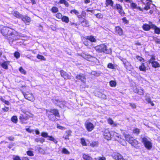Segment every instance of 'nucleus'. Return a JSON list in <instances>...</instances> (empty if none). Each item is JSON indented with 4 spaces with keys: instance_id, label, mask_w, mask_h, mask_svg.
Returning a JSON list of instances; mask_svg holds the SVG:
<instances>
[{
    "instance_id": "obj_45",
    "label": "nucleus",
    "mask_w": 160,
    "mask_h": 160,
    "mask_svg": "<svg viewBox=\"0 0 160 160\" xmlns=\"http://www.w3.org/2000/svg\"><path fill=\"white\" fill-rule=\"evenodd\" d=\"M11 120L14 123H16L17 121V118L16 116H13L11 118Z\"/></svg>"
},
{
    "instance_id": "obj_44",
    "label": "nucleus",
    "mask_w": 160,
    "mask_h": 160,
    "mask_svg": "<svg viewBox=\"0 0 160 160\" xmlns=\"http://www.w3.org/2000/svg\"><path fill=\"white\" fill-rule=\"evenodd\" d=\"M118 141H119V142H120L121 144L123 145H124L126 144L125 141L123 139H122L120 138Z\"/></svg>"
},
{
    "instance_id": "obj_30",
    "label": "nucleus",
    "mask_w": 160,
    "mask_h": 160,
    "mask_svg": "<svg viewBox=\"0 0 160 160\" xmlns=\"http://www.w3.org/2000/svg\"><path fill=\"white\" fill-rule=\"evenodd\" d=\"M62 21L63 22L68 23L69 22V18L66 16H63L62 18Z\"/></svg>"
},
{
    "instance_id": "obj_20",
    "label": "nucleus",
    "mask_w": 160,
    "mask_h": 160,
    "mask_svg": "<svg viewBox=\"0 0 160 160\" xmlns=\"http://www.w3.org/2000/svg\"><path fill=\"white\" fill-rule=\"evenodd\" d=\"M22 19V20L24 21L26 24L27 25H29L30 22L31 21L30 18L27 16H24L23 17Z\"/></svg>"
},
{
    "instance_id": "obj_48",
    "label": "nucleus",
    "mask_w": 160,
    "mask_h": 160,
    "mask_svg": "<svg viewBox=\"0 0 160 160\" xmlns=\"http://www.w3.org/2000/svg\"><path fill=\"white\" fill-rule=\"evenodd\" d=\"M41 136L44 138L48 137V133L47 132H43L41 133Z\"/></svg>"
},
{
    "instance_id": "obj_25",
    "label": "nucleus",
    "mask_w": 160,
    "mask_h": 160,
    "mask_svg": "<svg viewBox=\"0 0 160 160\" xmlns=\"http://www.w3.org/2000/svg\"><path fill=\"white\" fill-rule=\"evenodd\" d=\"M130 143L132 145L134 146V147L137 148V147H138V141L134 139L133 138V140H132L131 142Z\"/></svg>"
},
{
    "instance_id": "obj_1",
    "label": "nucleus",
    "mask_w": 160,
    "mask_h": 160,
    "mask_svg": "<svg viewBox=\"0 0 160 160\" xmlns=\"http://www.w3.org/2000/svg\"><path fill=\"white\" fill-rule=\"evenodd\" d=\"M114 2L112 0H106L105 4L106 6H110L113 9H117L120 14L123 16L124 15L122 6L119 4H116L115 5H113Z\"/></svg>"
},
{
    "instance_id": "obj_10",
    "label": "nucleus",
    "mask_w": 160,
    "mask_h": 160,
    "mask_svg": "<svg viewBox=\"0 0 160 160\" xmlns=\"http://www.w3.org/2000/svg\"><path fill=\"white\" fill-rule=\"evenodd\" d=\"M12 29L8 27H3L1 30V32L3 36L8 35Z\"/></svg>"
},
{
    "instance_id": "obj_37",
    "label": "nucleus",
    "mask_w": 160,
    "mask_h": 160,
    "mask_svg": "<svg viewBox=\"0 0 160 160\" xmlns=\"http://www.w3.org/2000/svg\"><path fill=\"white\" fill-rule=\"evenodd\" d=\"M110 86L111 87H115L116 85V82L114 81H111L109 82Z\"/></svg>"
},
{
    "instance_id": "obj_31",
    "label": "nucleus",
    "mask_w": 160,
    "mask_h": 160,
    "mask_svg": "<svg viewBox=\"0 0 160 160\" xmlns=\"http://www.w3.org/2000/svg\"><path fill=\"white\" fill-rule=\"evenodd\" d=\"M1 66L2 68L5 69H8V62H5L1 64Z\"/></svg>"
},
{
    "instance_id": "obj_32",
    "label": "nucleus",
    "mask_w": 160,
    "mask_h": 160,
    "mask_svg": "<svg viewBox=\"0 0 160 160\" xmlns=\"http://www.w3.org/2000/svg\"><path fill=\"white\" fill-rule=\"evenodd\" d=\"M87 39L90 40L91 42H95L96 40L94 37L92 36H88L87 37Z\"/></svg>"
},
{
    "instance_id": "obj_15",
    "label": "nucleus",
    "mask_w": 160,
    "mask_h": 160,
    "mask_svg": "<svg viewBox=\"0 0 160 160\" xmlns=\"http://www.w3.org/2000/svg\"><path fill=\"white\" fill-rule=\"evenodd\" d=\"M76 78L80 80L83 83H85L86 80V78L85 75L81 73L78 75L76 76Z\"/></svg>"
},
{
    "instance_id": "obj_61",
    "label": "nucleus",
    "mask_w": 160,
    "mask_h": 160,
    "mask_svg": "<svg viewBox=\"0 0 160 160\" xmlns=\"http://www.w3.org/2000/svg\"><path fill=\"white\" fill-rule=\"evenodd\" d=\"M2 110L4 111L7 112L8 111L9 109V108L8 107H5L2 108Z\"/></svg>"
},
{
    "instance_id": "obj_2",
    "label": "nucleus",
    "mask_w": 160,
    "mask_h": 160,
    "mask_svg": "<svg viewBox=\"0 0 160 160\" xmlns=\"http://www.w3.org/2000/svg\"><path fill=\"white\" fill-rule=\"evenodd\" d=\"M21 37V34H19L18 32L12 29V31H11L8 35L7 36L10 44L12 43L14 41L19 39V38Z\"/></svg>"
},
{
    "instance_id": "obj_55",
    "label": "nucleus",
    "mask_w": 160,
    "mask_h": 160,
    "mask_svg": "<svg viewBox=\"0 0 160 160\" xmlns=\"http://www.w3.org/2000/svg\"><path fill=\"white\" fill-rule=\"evenodd\" d=\"M57 128H58L60 129L64 130L66 129V128L65 127L61 126L59 125V124H58L57 125Z\"/></svg>"
},
{
    "instance_id": "obj_53",
    "label": "nucleus",
    "mask_w": 160,
    "mask_h": 160,
    "mask_svg": "<svg viewBox=\"0 0 160 160\" xmlns=\"http://www.w3.org/2000/svg\"><path fill=\"white\" fill-rule=\"evenodd\" d=\"M14 56L16 58H18L20 57V53L19 52H16L14 54Z\"/></svg>"
},
{
    "instance_id": "obj_21",
    "label": "nucleus",
    "mask_w": 160,
    "mask_h": 160,
    "mask_svg": "<svg viewBox=\"0 0 160 160\" xmlns=\"http://www.w3.org/2000/svg\"><path fill=\"white\" fill-rule=\"evenodd\" d=\"M47 114L48 118L50 120L52 121H55L56 120L57 118L56 117H57L56 116L52 115L51 113H47Z\"/></svg>"
},
{
    "instance_id": "obj_63",
    "label": "nucleus",
    "mask_w": 160,
    "mask_h": 160,
    "mask_svg": "<svg viewBox=\"0 0 160 160\" xmlns=\"http://www.w3.org/2000/svg\"><path fill=\"white\" fill-rule=\"evenodd\" d=\"M69 137L68 135H66L65 136H63V138H64L65 140H69Z\"/></svg>"
},
{
    "instance_id": "obj_6",
    "label": "nucleus",
    "mask_w": 160,
    "mask_h": 160,
    "mask_svg": "<svg viewBox=\"0 0 160 160\" xmlns=\"http://www.w3.org/2000/svg\"><path fill=\"white\" fill-rule=\"evenodd\" d=\"M23 95L25 98L31 102L34 101L35 99L32 93L27 92V93H23Z\"/></svg>"
},
{
    "instance_id": "obj_64",
    "label": "nucleus",
    "mask_w": 160,
    "mask_h": 160,
    "mask_svg": "<svg viewBox=\"0 0 160 160\" xmlns=\"http://www.w3.org/2000/svg\"><path fill=\"white\" fill-rule=\"evenodd\" d=\"M146 100L148 102V103H150V102L152 101L151 98H146Z\"/></svg>"
},
{
    "instance_id": "obj_16",
    "label": "nucleus",
    "mask_w": 160,
    "mask_h": 160,
    "mask_svg": "<svg viewBox=\"0 0 160 160\" xmlns=\"http://www.w3.org/2000/svg\"><path fill=\"white\" fill-rule=\"evenodd\" d=\"M81 56L84 59L91 61H92L93 59L95 58H94L89 54H86L84 53L82 54Z\"/></svg>"
},
{
    "instance_id": "obj_49",
    "label": "nucleus",
    "mask_w": 160,
    "mask_h": 160,
    "mask_svg": "<svg viewBox=\"0 0 160 160\" xmlns=\"http://www.w3.org/2000/svg\"><path fill=\"white\" fill-rule=\"evenodd\" d=\"M19 70L21 73L24 74H26V72L25 70L22 67H20L19 68Z\"/></svg>"
},
{
    "instance_id": "obj_8",
    "label": "nucleus",
    "mask_w": 160,
    "mask_h": 160,
    "mask_svg": "<svg viewBox=\"0 0 160 160\" xmlns=\"http://www.w3.org/2000/svg\"><path fill=\"white\" fill-rule=\"evenodd\" d=\"M144 62H142L141 65V71H145L146 70H148L149 68V62L143 61Z\"/></svg>"
},
{
    "instance_id": "obj_56",
    "label": "nucleus",
    "mask_w": 160,
    "mask_h": 160,
    "mask_svg": "<svg viewBox=\"0 0 160 160\" xmlns=\"http://www.w3.org/2000/svg\"><path fill=\"white\" fill-rule=\"evenodd\" d=\"M139 132V130L138 128H135L133 130V132L136 134H138Z\"/></svg>"
},
{
    "instance_id": "obj_35",
    "label": "nucleus",
    "mask_w": 160,
    "mask_h": 160,
    "mask_svg": "<svg viewBox=\"0 0 160 160\" xmlns=\"http://www.w3.org/2000/svg\"><path fill=\"white\" fill-rule=\"evenodd\" d=\"M48 140L53 141L55 143H57L58 142V141L56 140L54 138L52 137L51 136H48Z\"/></svg>"
},
{
    "instance_id": "obj_54",
    "label": "nucleus",
    "mask_w": 160,
    "mask_h": 160,
    "mask_svg": "<svg viewBox=\"0 0 160 160\" xmlns=\"http://www.w3.org/2000/svg\"><path fill=\"white\" fill-rule=\"evenodd\" d=\"M72 131L70 130H67L66 132V133L67 134V135H68V136H70L71 135Z\"/></svg>"
},
{
    "instance_id": "obj_19",
    "label": "nucleus",
    "mask_w": 160,
    "mask_h": 160,
    "mask_svg": "<svg viewBox=\"0 0 160 160\" xmlns=\"http://www.w3.org/2000/svg\"><path fill=\"white\" fill-rule=\"evenodd\" d=\"M115 32L116 34H118L120 36L123 34V32L122 29L119 27H117L115 28Z\"/></svg>"
},
{
    "instance_id": "obj_59",
    "label": "nucleus",
    "mask_w": 160,
    "mask_h": 160,
    "mask_svg": "<svg viewBox=\"0 0 160 160\" xmlns=\"http://www.w3.org/2000/svg\"><path fill=\"white\" fill-rule=\"evenodd\" d=\"M13 159V160H21L20 157L18 156H14Z\"/></svg>"
},
{
    "instance_id": "obj_33",
    "label": "nucleus",
    "mask_w": 160,
    "mask_h": 160,
    "mask_svg": "<svg viewBox=\"0 0 160 160\" xmlns=\"http://www.w3.org/2000/svg\"><path fill=\"white\" fill-rule=\"evenodd\" d=\"M59 2L60 4H64L67 7L69 5L68 3L66 0H60Z\"/></svg>"
},
{
    "instance_id": "obj_24",
    "label": "nucleus",
    "mask_w": 160,
    "mask_h": 160,
    "mask_svg": "<svg viewBox=\"0 0 160 160\" xmlns=\"http://www.w3.org/2000/svg\"><path fill=\"white\" fill-rule=\"evenodd\" d=\"M12 14L17 18H20L22 17L21 14L17 11H13L12 12Z\"/></svg>"
},
{
    "instance_id": "obj_36",
    "label": "nucleus",
    "mask_w": 160,
    "mask_h": 160,
    "mask_svg": "<svg viewBox=\"0 0 160 160\" xmlns=\"http://www.w3.org/2000/svg\"><path fill=\"white\" fill-rule=\"evenodd\" d=\"M35 141L37 142H40L41 143H42L45 141V140L43 138H37L35 139Z\"/></svg>"
},
{
    "instance_id": "obj_57",
    "label": "nucleus",
    "mask_w": 160,
    "mask_h": 160,
    "mask_svg": "<svg viewBox=\"0 0 160 160\" xmlns=\"http://www.w3.org/2000/svg\"><path fill=\"white\" fill-rule=\"evenodd\" d=\"M97 159L98 160H106V158L103 156L99 157Z\"/></svg>"
},
{
    "instance_id": "obj_14",
    "label": "nucleus",
    "mask_w": 160,
    "mask_h": 160,
    "mask_svg": "<svg viewBox=\"0 0 160 160\" xmlns=\"http://www.w3.org/2000/svg\"><path fill=\"white\" fill-rule=\"evenodd\" d=\"M85 126L87 129L88 132H91L93 130L94 128V126L93 124L90 122H87L86 123Z\"/></svg>"
},
{
    "instance_id": "obj_12",
    "label": "nucleus",
    "mask_w": 160,
    "mask_h": 160,
    "mask_svg": "<svg viewBox=\"0 0 160 160\" xmlns=\"http://www.w3.org/2000/svg\"><path fill=\"white\" fill-rule=\"evenodd\" d=\"M46 113H51L52 115H55L58 117L59 118L60 115L58 110L56 109H52L50 110H46Z\"/></svg>"
},
{
    "instance_id": "obj_22",
    "label": "nucleus",
    "mask_w": 160,
    "mask_h": 160,
    "mask_svg": "<svg viewBox=\"0 0 160 160\" xmlns=\"http://www.w3.org/2000/svg\"><path fill=\"white\" fill-rule=\"evenodd\" d=\"M142 28L145 31H148L152 28V24L150 25L147 23L144 24L142 26Z\"/></svg>"
},
{
    "instance_id": "obj_34",
    "label": "nucleus",
    "mask_w": 160,
    "mask_h": 160,
    "mask_svg": "<svg viewBox=\"0 0 160 160\" xmlns=\"http://www.w3.org/2000/svg\"><path fill=\"white\" fill-rule=\"evenodd\" d=\"M130 6L131 7L133 8L140 10V8L139 7H137V5L136 3H132L131 4Z\"/></svg>"
},
{
    "instance_id": "obj_26",
    "label": "nucleus",
    "mask_w": 160,
    "mask_h": 160,
    "mask_svg": "<svg viewBox=\"0 0 160 160\" xmlns=\"http://www.w3.org/2000/svg\"><path fill=\"white\" fill-rule=\"evenodd\" d=\"M125 138L126 140L128 141L130 143L132 141V140H133V138L131 137V136L129 135H125Z\"/></svg>"
},
{
    "instance_id": "obj_17",
    "label": "nucleus",
    "mask_w": 160,
    "mask_h": 160,
    "mask_svg": "<svg viewBox=\"0 0 160 160\" xmlns=\"http://www.w3.org/2000/svg\"><path fill=\"white\" fill-rule=\"evenodd\" d=\"M60 74L61 76L65 79H70L71 78L70 76L68 75L66 72L63 70H61L60 71Z\"/></svg>"
},
{
    "instance_id": "obj_7",
    "label": "nucleus",
    "mask_w": 160,
    "mask_h": 160,
    "mask_svg": "<svg viewBox=\"0 0 160 160\" xmlns=\"http://www.w3.org/2000/svg\"><path fill=\"white\" fill-rule=\"evenodd\" d=\"M103 135L104 138L108 140H110L112 138V133L111 132H110L108 129H106L104 130Z\"/></svg>"
},
{
    "instance_id": "obj_38",
    "label": "nucleus",
    "mask_w": 160,
    "mask_h": 160,
    "mask_svg": "<svg viewBox=\"0 0 160 160\" xmlns=\"http://www.w3.org/2000/svg\"><path fill=\"white\" fill-rule=\"evenodd\" d=\"M98 144L97 142H93L90 143V146L92 147H97Z\"/></svg>"
},
{
    "instance_id": "obj_18",
    "label": "nucleus",
    "mask_w": 160,
    "mask_h": 160,
    "mask_svg": "<svg viewBox=\"0 0 160 160\" xmlns=\"http://www.w3.org/2000/svg\"><path fill=\"white\" fill-rule=\"evenodd\" d=\"M152 28L154 30L155 33L158 34H160V28L154 24H152Z\"/></svg>"
},
{
    "instance_id": "obj_3",
    "label": "nucleus",
    "mask_w": 160,
    "mask_h": 160,
    "mask_svg": "<svg viewBox=\"0 0 160 160\" xmlns=\"http://www.w3.org/2000/svg\"><path fill=\"white\" fill-rule=\"evenodd\" d=\"M142 142L147 149L148 150L151 149L152 147V143L146 137H144L142 138Z\"/></svg>"
},
{
    "instance_id": "obj_43",
    "label": "nucleus",
    "mask_w": 160,
    "mask_h": 160,
    "mask_svg": "<svg viewBox=\"0 0 160 160\" xmlns=\"http://www.w3.org/2000/svg\"><path fill=\"white\" fill-rule=\"evenodd\" d=\"M96 18H102L103 17V15L101 13H98L95 14Z\"/></svg>"
},
{
    "instance_id": "obj_41",
    "label": "nucleus",
    "mask_w": 160,
    "mask_h": 160,
    "mask_svg": "<svg viewBox=\"0 0 160 160\" xmlns=\"http://www.w3.org/2000/svg\"><path fill=\"white\" fill-rule=\"evenodd\" d=\"M81 142L83 146H86L87 145L85 140L83 138H81Z\"/></svg>"
},
{
    "instance_id": "obj_5",
    "label": "nucleus",
    "mask_w": 160,
    "mask_h": 160,
    "mask_svg": "<svg viewBox=\"0 0 160 160\" xmlns=\"http://www.w3.org/2000/svg\"><path fill=\"white\" fill-rule=\"evenodd\" d=\"M94 48L98 52H106L107 51V46L104 44L96 46L94 47Z\"/></svg>"
},
{
    "instance_id": "obj_39",
    "label": "nucleus",
    "mask_w": 160,
    "mask_h": 160,
    "mask_svg": "<svg viewBox=\"0 0 160 160\" xmlns=\"http://www.w3.org/2000/svg\"><path fill=\"white\" fill-rule=\"evenodd\" d=\"M51 11L53 13H56L58 12V10L57 7H53L52 8Z\"/></svg>"
},
{
    "instance_id": "obj_58",
    "label": "nucleus",
    "mask_w": 160,
    "mask_h": 160,
    "mask_svg": "<svg viewBox=\"0 0 160 160\" xmlns=\"http://www.w3.org/2000/svg\"><path fill=\"white\" fill-rule=\"evenodd\" d=\"M91 73L92 75H93L96 76H99V74L95 72H92Z\"/></svg>"
},
{
    "instance_id": "obj_52",
    "label": "nucleus",
    "mask_w": 160,
    "mask_h": 160,
    "mask_svg": "<svg viewBox=\"0 0 160 160\" xmlns=\"http://www.w3.org/2000/svg\"><path fill=\"white\" fill-rule=\"evenodd\" d=\"M56 16V17L58 19L62 18V14L60 13H57Z\"/></svg>"
},
{
    "instance_id": "obj_60",
    "label": "nucleus",
    "mask_w": 160,
    "mask_h": 160,
    "mask_svg": "<svg viewBox=\"0 0 160 160\" xmlns=\"http://www.w3.org/2000/svg\"><path fill=\"white\" fill-rule=\"evenodd\" d=\"M130 106H131L132 108H136V105L134 103H130Z\"/></svg>"
},
{
    "instance_id": "obj_42",
    "label": "nucleus",
    "mask_w": 160,
    "mask_h": 160,
    "mask_svg": "<svg viewBox=\"0 0 160 160\" xmlns=\"http://www.w3.org/2000/svg\"><path fill=\"white\" fill-rule=\"evenodd\" d=\"M37 57L38 59L41 60H43L44 61L46 60L45 58L42 55L38 54L37 56Z\"/></svg>"
},
{
    "instance_id": "obj_9",
    "label": "nucleus",
    "mask_w": 160,
    "mask_h": 160,
    "mask_svg": "<svg viewBox=\"0 0 160 160\" xmlns=\"http://www.w3.org/2000/svg\"><path fill=\"white\" fill-rule=\"evenodd\" d=\"M22 112L26 114L27 116L25 117L24 116L22 115L20 117L19 119L21 120H22L23 119H26L27 120L28 119V118L30 117H33V115L29 113L28 112L25 111L24 110H22Z\"/></svg>"
},
{
    "instance_id": "obj_46",
    "label": "nucleus",
    "mask_w": 160,
    "mask_h": 160,
    "mask_svg": "<svg viewBox=\"0 0 160 160\" xmlns=\"http://www.w3.org/2000/svg\"><path fill=\"white\" fill-rule=\"evenodd\" d=\"M108 68H109L113 69L114 68V66L112 63H109L108 65Z\"/></svg>"
},
{
    "instance_id": "obj_13",
    "label": "nucleus",
    "mask_w": 160,
    "mask_h": 160,
    "mask_svg": "<svg viewBox=\"0 0 160 160\" xmlns=\"http://www.w3.org/2000/svg\"><path fill=\"white\" fill-rule=\"evenodd\" d=\"M54 103L60 108H63L66 104V102L64 101H61L58 100H55Z\"/></svg>"
},
{
    "instance_id": "obj_11",
    "label": "nucleus",
    "mask_w": 160,
    "mask_h": 160,
    "mask_svg": "<svg viewBox=\"0 0 160 160\" xmlns=\"http://www.w3.org/2000/svg\"><path fill=\"white\" fill-rule=\"evenodd\" d=\"M112 157L115 160H125L123 156L118 153H114L112 155Z\"/></svg>"
},
{
    "instance_id": "obj_28",
    "label": "nucleus",
    "mask_w": 160,
    "mask_h": 160,
    "mask_svg": "<svg viewBox=\"0 0 160 160\" xmlns=\"http://www.w3.org/2000/svg\"><path fill=\"white\" fill-rule=\"evenodd\" d=\"M108 123L111 125H113V126L114 127L118 125V123L114 122L113 121L111 118H109L108 119Z\"/></svg>"
},
{
    "instance_id": "obj_50",
    "label": "nucleus",
    "mask_w": 160,
    "mask_h": 160,
    "mask_svg": "<svg viewBox=\"0 0 160 160\" xmlns=\"http://www.w3.org/2000/svg\"><path fill=\"white\" fill-rule=\"evenodd\" d=\"M82 25L85 26H88V22L85 19H84L83 21L82 22Z\"/></svg>"
},
{
    "instance_id": "obj_51",
    "label": "nucleus",
    "mask_w": 160,
    "mask_h": 160,
    "mask_svg": "<svg viewBox=\"0 0 160 160\" xmlns=\"http://www.w3.org/2000/svg\"><path fill=\"white\" fill-rule=\"evenodd\" d=\"M27 153L28 155L30 156H32L34 155L33 152L31 151H28Z\"/></svg>"
},
{
    "instance_id": "obj_47",
    "label": "nucleus",
    "mask_w": 160,
    "mask_h": 160,
    "mask_svg": "<svg viewBox=\"0 0 160 160\" xmlns=\"http://www.w3.org/2000/svg\"><path fill=\"white\" fill-rule=\"evenodd\" d=\"M70 12L71 13H73L76 15H78L79 13L78 12L77 10L75 9L71 10Z\"/></svg>"
},
{
    "instance_id": "obj_23",
    "label": "nucleus",
    "mask_w": 160,
    "mask_h": 160,
    "mask_svg": "<svg viewBox=\"0 0 160 160\" xmlns=\"http://www.w3.org/2000/svg\"><path fill=\"white\" fill-rule=\"evenodd\" d=\"M111 133H112V136L114 137L115 139L117 141L119 140L120 137L118 133L113 131H111Z\"/></svg>"
},
{
    "instance_id": "obj_4",
    "label": "nucleus",
    "mask_w": 160,
    "mask_h": 160,
    "mask_svg": "<svg viewBox=\"0 0 160 160\" xmlns=\"http://www.w3.org/2000/svg\"><path fill=\"white\" fill-rule=\"evenodd\" d=\"M155 56L154 55H151V58L149 60V63H151L152 67L154 68L160 67V65L157 61H155Z\"/></svg>"
},
{
    "instance_id": "obj_62",
    "label": "nucleus",
    "mask_w": 160,
    "mask_h": 160,
    "mask_svg": "<svg viewBox=\"0 0 160 160\" xmlns=\"http://www.w3.org/2000/svg\"><path fill=\"white\" fill-rule=\"evenodd\" d=\"M86 11L87 12H90L92 13H94V10H90L88 9H87Z\"/></svg>"
},
{
    "instance_id": "obj_27",
    "label": "nucleus",
    "mask_w": 160,
    "mask_h": 160,
    "mask_svg": "<svg viewBox=\"0 0 160 160\" xmlns=\"http://www.w3.org/2000/svg\"><path fill=\"white\" fill-rule=\"evenodd\" d=\"M82 158L85 160H93L92 158L88 155L87 154H83Z\"/></svg>"
},
{
    "instance_id": "obj_40",
    "label": "nucleus",
    "mask_w": 160,
    "mask_h": 160,
    "mask_svg": "<svg viewBox=\"0 0 160 160\" xmlns=\"http://www.w3.org/2000/svg\"><path fill=\"white\" fill-rule=\"evenodd\" d=\"M62 152L63 153L66 154H69L70 153L65 148L62 149Z\"/></svg>"
},
{
    "instance_id": "obj_29",
    "label": "nucleus",
    "mask_w": 160,
    "mask_h": 160,
    "mask_svg": "<svg viewBox=\"0 0 160 160\" xmlns=\"http://www.w3.org/2000/svg\"><path fill=\"white\" fill-rule=\"evenodd\" d=\"M146 4V5L143 8H141V11H143V10H148L150 8V4L149 2H147Z\"/></svg>"
}]
</instances>
